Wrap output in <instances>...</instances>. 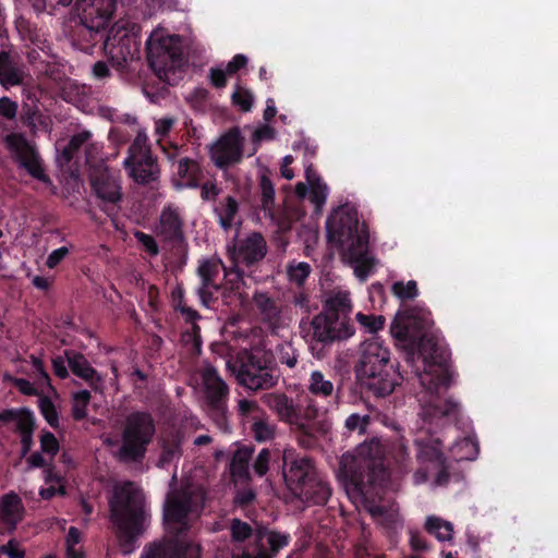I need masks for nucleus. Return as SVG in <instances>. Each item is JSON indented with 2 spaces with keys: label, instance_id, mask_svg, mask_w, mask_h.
<instances>
[{
  "label": "nucleus",
  "instance_id": "11",
  "mask_svg": "<svg viewBox=\"0 0 558 558\" xmlns=\"http://www.w3.org/2000/svg\"><path fill=\"white\" fill-rule=\"evenodd\" d=\"M147 59L156 75L160 80L170 82V75H174L185 63L179 36H165L155 43L149 39Z\"/></svg>",
  "mask_w": 558,
  "mask_h": 558
},
{
  "label": "nucleus",
  "instance_id": "3",
  "mask_svg": "<svg viewBox=\"0 0 558 558\" xmlns=\"http://www.w3.org/2000/svg\"><path fill=\"white\" fill-rule=\"evenodd\" d=\"M109 510L121 546L124 551H132L150 520L143 489L131 481L116 485L109 499Z\"/></svg>",
  "mask_w": 558,
  "mask_h": 558
},
{
  "label": "nucleus",
  "instance_id": "24",
  "mask_svg": "<svg viewBox=\"0 0 558 558\" xmlns=\"http://www.w3.org/2000/svg\"><path fill=\"white\" fill-rule=\"evenodd\" d=\"M267 253V245L264 236L254 232L246 239L240 241L233 251V259L236 264L247 267L260 262Z\"/></svg>",
  "mask_w": 558,
  "mask_h": 558
},
{
  "label": "nucleus",
  "instance_id": "49",
  "mask_svg": "<svg viewBox=\"0 0 558 558\" xmlns=\"http://www.w3.org/2000/svg\"><path fill=\"white\" fill-rule=\"evenodd\" d=\"M39 441L41 451L46 454H49L51 459H53L60 449L57 437L49 430H43Z\"/></svg>",
  "mask_w": 558,
  "mask_h": 558
},
{
  "label": "nucleus",
  "instance_id": "2",
  "mask_svg": "<svg viewBox=\"0 0 558 558\" xmlns=\"http://www.w3.org/2000/svg\"><path fill=\"white\" fill-rule=\"evenodd\" d=\"M385 460V446L377 438H372L356 447L350 465L343 464L341 468L348 497L352 502L363 505L373 517L386 512L385 507L378 504L383 485L389 477Z\"/></svg>",
  "mask_w": 558,
  "mask_h": 558
},
{
  "label": "nucleus",
  "instance_id": "42",
  "mask_svg": "<svg viewBox=\"0 0 558 558\" xmlns=\"http://www.w3.org/2000/svg\"><path fill=\"white\" fill-rule=\"evenodd\" d=\"M391 291L393 295L401 301L413 300L418 294L417 283L415 280H409L407 283L403 281H396L391 287Z\"/></svg>",
  "mask_w": 558,
  "mask_h": 558
},
{
  "label": "nucleus",
  "instance_id": "29",
  "mask_svg": "<svg viewBox=\"0 0 558 558\" xmlns=\"http://www.w3.org/2000/svg\"><path fill=\"white\" fill-rule=\"evenodd\" d=\"M254 448L252 446H240L233 451L228 464L231 481L236 484L248 485L252 481L250 472V462L253 458Z\"/></svg>",
  "mask_w": 558,
  "mask_h": 558
},
{
  "label": "nucleus",
  "instance_id": "15",
  "mask_svg": "<svg viewBox=\"0 0 558 558\" xmlns=\"http://www.w3.org/2000/svg\"><path fill=\"white\" fill-rule=\"evenodd\" d=\"M208 411L217 424L226 422L229 387L214 366H207L202 373Z\"/></svg>",
  "mask_w": 558,
  "mask_h": 558
},
{
  "label": "nucleus",
  "instance_id": "9",
  "mask_svg": "<svg viewBox=\"0 0 558 558\" xmlns=\"http://www.w3.org/2000/svg\"><path fill=\"white\" fill-rule=\"evenodd\" d=\"M156 434V423L147 411H133L125 417L119 459L123 462H141Z\"/></svg>",
  "mask_w": 558,
  "mask_h": 558
},
{
  "label": "nucleus",
  "instance_id": "4",
  "mask_svg": "<svg viewBox=\"0 0 558 558\" xmlns=\"http://www.w3.org/2000/svg\"><path fill=\"white\" fill-rule=\"evenodd\" d=\"M328 241L339 245L354 266L359 278L365 279L374 260L369 256V232L365 222L360 223L357 211L353 208L339 207L326 221Z\"/></svg>",
  "mask_w": 558,
  "mask_h": 558
},
{
  "label": "nucleus",
  "instance_id": "41",
  "mask_svg": "<svg viewBox=\"0 0 558 558\" xmlns=\"http://www.w3.org/2000/svg\"><path fill=\"white\" fill-rule=\"evenodd\" d=\"M38 408H39L41 415L47 421V423L52 428H58L59 427V414H58V411H57L56 405L52 402V400L46 396L40 397L38 400Z\"/></svg>",
  "mask_w": 558,
  "mask_h": 558
},
{
  "label": "nucleus",
  "instance_id": "6",
  "mask_svg": "<svg viewBox=\"0 0 558 558\" xmlns=\"http://www.w3.org/2000/svg\"><path fill=\"white\" fill-rule=\"evenodd\" d=\"M283 480L293 496L304 504L326 505L331 489L319 478L314 461L307 456H300L293 449H286L282 454Z\"/></svg>",
  "mask_w": 558,
  "mask_h": 558
},
{
  "label": "nucleus",
  "instance_id": "54",
  "mask_svg": "<svg viewBox=\"0 0 558 558\" xmlns=\"http://www.w3.org/2000/svg\"><path fill=\"white\" fill-rule=\"evenodd\" d=\"M26 413L34 414L28 408L3 410L0 412V422L9 423L15 421L17 425L27 415Z\"/></svg>",
  "mask_w": 558,
  "mask_h": 558
},
{
  "label": "nucleus",
  "instance_id": "20",
  "mask_svg": "<svg viewBox=\"0 0 558 558\" xmlns=\"http://www.w3.org/2000/svg\"><path fill=\"white\" fill-rule=\"evenodd\" d=\"M221 267H223L221 260L214 258L202 260L197 267V275L201 278V284L196 292L201 303L206 307H209L217 299L214 296V292H218L220 290V287L217 283V278Z\"/></svg>",
  "mask_w": 558,
  "mask_h": 558
},
{
  "label": "nucleus",
  "instance_id": "56",
  "mask_svg": "<svg viewBox=\"0 0 558 558\" xmlns=\"http://www.w3.org/2000/svg\"><path fill=\"white\" fill-rule=\"evenodd\" d=\"M17 113V104L9 97L3 96L0 98V117L8 120H13Z\"/></svg>",
  "mask_w": 558,
  "mask_h": 558
},
{
  "label": "nucleus",
  "instance_id": "8",
  "mask_svg": "<svg viewBox=\"0 0 558 558\" xmlns=\"http://www.w3.org/2000/svg\"><path fill=\"white\" fill-rule=\"evenodd\" d=\"M230 536L234 543H243L251 537L254 539L252 549L243 551L241 556L233 558H274L291 542L289 533H282L259 526L255 531L251 524L234 518L230 521Z\"/></svg>",
  "mask_w": 558,
  "mask_h": 558
},
{
  "label": "nucleus",
  "instance_id": "51",
  "mask_svg": "<svg viewBox=\"0 0 558 558\" xmlns=\"http://www.w3.org/2000/svg\"><path fill=\"white\" fill-rule=\"evenodd\" d=\"M310 186V199L317 208H320L327 198V185L322 181L317 180L313 184H308Z\"/></svg>",
  "mask_w": 558,
  "mask_h": 558
},
{
  "label": "nucleus",
  "instance_id": "18",
  "mask_svg": "<svg viewBox=\"0 0 558 558\" xmlns=\"http://www.w3.org/2000/svg\"><path fill=\"white\" fill-rule=\"evenodd\" d=\"M244 137L239 128H231L211 148V159L219 169H227L243 158Z\"/></svg>",
  "mask_w": 558,
  "mask_h": 558
},
{
  "label": "nucleus",
  "instance_id": "44",
  "mask_svg": "<svg viewBox=\"0 0 558 558\" xmlns=\"http://www.w3.org/2000/svg\"><path fill=\"white\" fill-rule=\"evenodd\" d=\"M181 454V441L179 438H174L170 441H165L162 445L159 463H161L162 465L170 464L175 458L179 459Z\"/></svg>",
  "mask_w": 558,
  "mask_h": 558
},
{
  "label": "nucleus",
  "instance_id": "13",
  "mask_svg": "<svg viewBox=\"0 0 558 558\" xmlns=\"http://www.w3.org/2000/svg\"><path fill=\"white\" fill-rule=\"evenodd\" d=\"M90 186L100 201L99 208L114 222L123 197L118 178L108 169L97 170L90 175Z\"/></svg>",
  "mask_w": 558,
  "mask_h": 558
},
{
  "label": "nucleus",
  "instance_id": "53",
  "mask_svg": "<svg viewBox=\"0 0 558 558\" xmlns=\"http://www.w3.org/2000/svg\"><path fill=\"white\" fill-rule=\"evenodd\" d=\"M134 236L137 240V242L144 246L146 252L149 253V255L157 256L159 254L158 244L153 235L147 234L143 231H136L134 233Z\"/></svg>",
  "mask_w": 558,
  "mask_h": 558
},
{
  "label": "nucleus",
  "instance_id": "1",
  "mask_svg": "<svg viewBox=\"0 0 558 558\" xmlns=\"http://www.w3.org/2000/svg\"><path fill=\"white\" fill-rule=\"evenodd\" d=\"M432 314L423 307H405L398 311L390 333L396 344L403 351L407 369L391 360L388 347L378 341L365 342L359 362L355 365L353 395L365 400L371 397L385 398L393 392L400 380L412 375L432 396L438 397L452 383V373L448 365L449 350L433 332ZM460 405L451 398H436L423 407V420L432 424L438 420H457Z\"/></svg>",
  "mask_w": 558,
  "mask_h": 558
},
{
  "label": "nucleus",
  "instance_id": "26",
  "mask_svg": "<svg viewBox=\"0 0 558 558\" xmlns=\"http://www.w3.org/2000/svg\"><path fill=\"white\" fill-rule=\"evenodd\" d=\"M156 233L166 242L173 244L183 242V220L177 207L172 205L163 207L156 227Z\"/></svg>",
  "mask_w": 558,
  "mask_h": 558
},
{
  "label": "nucleus",
  "instance_id": "64",
  "mask_svg": "<svg viewBox=\"0 0 558 558\" xmlns=\"http://www.w3.org/2000/svg\"><path fill=\"white\" fill-rule=\"evenodd\" d=\"M93 76L98 81H105L111 76V71L105 61H97L93 65Z\"/></svg>",
  "mask_w": 558,
  "mask_h": 558
},
{
  "label": "nucleus",
  "instance_id": "31",
  "mask_svg": "<svg viewBox=\"0 0 558 558\" xmlns=\"http://www.w3.org/2000/svg\"><path fill=\"white\" fill-rule=\"evenodd\" d=\"M178 175L184 187L195 189L199 186L203 172L197 161L185 157L178 162Z\"/></svg>",
  "mask_w": 558,
  "mask_h": 558
},
{
  "label": "nucleus",
  "instance_id": "34",
  "mask_svg": "<svg viewBox=\"0 0 558 558\" xmlns=\"http://www.w3.org/2000/svg\"><path fill=\"white\" fill-rule=\"evenodd\" d=\"M25 415L22 418L21 424L16 425V430L21 436V457H26L34 445L33 435L35 429V416L34 414Z\"/></svg>",
  "mask_w": 558,
  "mask_h": 558
},
{
  "label": "nucleus",
  "instance_id": "35",
  "mask_svg": "<svg viewBox=\"0 0 558 558\" xmlns=\"http://www.w3.org/2000/svg\"><path fill=\"white\" fill-rule=\"evenodd\" d=\"M260 209L274 218L275 213V186L268 175L263 174L259 179Z\"/></svg>",
  "mask_w": 558,
  "mask_h": 558
},
{
  "label": "nucleus",
  "instance_id": "45",
  "mask_svg": "<svg viewBox=\"0 0 558 558\" xmlns=\"http://www.w3.org/2000/svg\"><path fill=\"white\" fill-rule=\"evenodd\" d=\"M310 274H311V266L305 262H301L298 264H290L288 267L289 279L299 286H301L305 282V280L308 278Z\"/></svg>",
  "mask_w": 558,
  "mask_h": 558
},
{
  "label": "nucleus",
  "instance_id": "46",
  "mask_svg": "<svg viewBox=\"0 0 558 558\" xmlns=\"http://www.w3.org/2000/svg\"><path fill=\"white\" fill-rule=\"evenodd\" d=\"M231 100L232 104L238 106L242 111L248 112L253 107L254 97L250 90L238 86L231 96Z\"/></svg>",
  "mask_w": 558,
  "mask_h": 558
},
{
  "label": "nucleus",
  "instance_id": "5",
  "mask_svg": "<svg viewBox=\"0 0 558 558\" xmlns=\"http://www.w3.org/2000/svg\"><path fill=\"white\" fill-rule=\"evenodd\" d=\"M351 311L352 304L347 292H338L326 300L323 312L310 324V347L315 356L323 357L327 345L354 335V326L349 320Z\"/></svg>",
  "mask_w": 558,
  "mask_h": 558
},
{
  "label": "nucleus",
  "instance_id": "39",
  "mask_svg": "<svg viewBox=\"0 0 558 558\" xmlns=\"http://www.w3.org/2000/svg\"><path fill=\"white\" fill-rule=\"evenodd\" d=\"M90 399L92 395L86 389L73 393L72 416L75 421H83L87 416V405L89 404Z\"/></svg>",
  "mask_w": 558,
  "mask_h": 558
},
{
  "label": "nucleus",
  "instance_id": "19",
  "mask_svg": "<svg viewBox=\"0 0 558 558\" xmlns=\"http://www.w3.org/2000/svg\"><path fill=\"white\" fill-rule=\"evenodd\" d=\"M140 558H201V547L178 538H163L146 544Z\"/></svg>",
  "mask_w": 558,
  "mask_h": 558
},
{
  "label": "nucleus",
  "instance_id": "61",
  "mask_svg": "<svg viewBox=\"0 0 558 558\" xmlns=\"http://www.w3.org/2000/svg\"><path fill=\"white\" fill-rule=\"evenodd\" d=\"M17 542L11 538L7 544L0 546V554L8 555L10 558H25V550L16 548Z\"/></svg>",
  "mask_w": 558,
  "mask_h": 558
},
{
  "label": "nucleus",
  "instance_id": "36",
  "mask_svg": "<svg viewBox=\"0 0 558 558\" xmlns=\"http://www.w3.org/2000/svg\"><path fill=\"white\" fill-rule=\"evenodd\" d=\"M424 527L428 534L434 535L440 542L450 541L452 538V524L438 517H428Z\"/></svg>",
  "mask_w": 558,
  "mask_h": 558
},
{
  "label": "nucleus",
  "instance_id": "60",
  "mask_svg": "<svg viewBox=\"0 0 558 558\" xmlns=\"http://www.w3.org/2000/svg\"><path fill=\"white\" fill-rule=\"evenodd\" d=\"M201 186V197L203 201H215L216 197L220 194V189L217 183L211 181H206Z\"/></svg>",
  "mask_w": 558,
  "mask_h": 558
},
{
  "label": "nucleus",
  "instance_id": "17",
  "mask_svg": "<svg viewBox=\"0 0 558 558\" xmlns=\"http://www.w3.org/2000/svg\"><path fill=\"white\" fill-rule=\"evenodd\" d=\"M101 49L113 66L123 69L129 61L138 58L140 44L134 36L126 32H107Z\"/></svg>",
  "mask_w": 558,
  "mask_h": 558
},
{
  "label": "nucleus",
  "instance_id": "10",
  "mask_svg": "<svg viewBox=\"0 0 558 558\" xmlns=\"http://www.w3.org/2000/svg\"><path fill=\"white\" fill-rule=\"evenodd\" d=\"M264 403L277 414L281 422L294 426L310 441L313 440V434L310 422L315 421L320 415L322 408L316 400L308 398L304 409L295 404L293 399L283 392L266 393L263 397Z\"/></svg>",
  "mask_w": 558,
  "mask_h": 558
},
{
  "label": "nucleus",
  "instance_id": "55",
  "mask_svg": "<svg viewBox=\"0 0 558 558\" xmlns=\"http://www.w3.org/2000/svg\"><path fill=\"white\" fill-rule=\"evenodd\" d=\"M256 498V493L251 487L239 489L234 496V504L241 508L250 506Z\"/></svg>",
  "mask_w": 558,
  "mask_h": 558
},
{
  "label": "nucleus",
  "instance_id": "37",
  "mask_svg": "<svg viewBox=\"0 0 558 558\" xmlns=\"http://www.w3.org/2000/svg\"><path fill=\"white\" fill-rule=\"evenodd\" d=\"M178 310L185 322L192 324V332L186 333V336L193 340L195 350L199 352L202 347L201 327L196 324V320L201 318L199 313L187 305H179Z\"/></svg>",
  "mask_w": 558,
  "mask_h": 558
},
{
  "label": "nucleus",
  "instance_id": "28",
  "mask_svg": "<svg viewBox=\"0 0 558 558\" xmlns=\"http://www.w3.org/2000/svg\"><path fill=\"white\" fill-rule=\"evenodd\" d=\"M24 517L25 506L15 492L11 490L0 498V523L5 526L7 533L13 534Z\"/></svg>",
  "mask_w": 558,
  "mask_h": 558
},
{
  "label": "nucleus",
  "instance_id": "38",
  "mask_svg": "<svg viewBox=\"0 0 558 558\" xmlns=\"http://www.w3.org/2000/svg\"><path fill=\"white\" fill-rule=\"evenodd\" d=\"M92 137V133L89 131H82L80 133L74 134L68 145L62 149L60 158L64 163H70L75 154L81 149V147L89 141Z\"/></svg>",
  "mask_w": 558,
  "mask_h": 558
},
{
  "label": "nucleus",
  "instance_id": "57",
  "mask_svg": "<svg viewBox=\"0 0 558 558\" xmlns=\"http://www.w3.org/2000/svg\"><path fill=\"white\" fill-rule=\"evenodd\" d=\"M70 253L66 246L53 250L46 259V266L49 269L56 268Z\"/></svg>",
  "mask_w": 558,
  "mask_h": 558
},
{
  "label": "nucleus",
  "instance_id": "7",
  "mask_svg": "<svg viewBox=\"0 0 558 558\" xmlns=\"http://www.w3.org/2000/svg\"><path fill=\"white\" fill-rule=\"evenodd\" d=\"M228 367L238 384L252 391L267 390L278 383L272 355L258 348L239 351L235 359L228 362Z\"/></svg>",
  "mask_w": 558,
  "mask_h": 558
},
{
  "label": "nucleus",
  "instance_id": "52",
  "mask_svg": "<svg viewBox=\"0 0 558 558\" xmlns=\"http://www.w3.org/2000/svg\"><path fill=\"white\" fill-rule=\"evenodd\" d=\"M53 374L60 379H66L70 376L68 359L65 356V350L62 354L56 355L51 359Z\"/></svg>",
  "mask_w": 558,
  "mask_h": 558
},
{
  "label": "nucleus",
  "instance_id": "62",
  "mask_svg": "<svg viewBox=\"0 0 558 558\" xmlns=\"http://www.w3.org/2000/svg\"><path fill=\"white\" fill-rule=\"evenodd\" d=\"M247 64V58L244 54H235L227 64L226 72L233 75Z\"/></svg>",
  "mask_w": 558,
  "mask_h": 558
},
{
  "label": "nucleus",
  "instance_id": "58",
  "mask_svg": "<svg viewBox=\"0 0 558 558\" xmlns=\"http://www.w3.org/2000/svg\"><path fill=\"white\" fill-rule=\"evenodd\" d=\"M227 74L228 73L221 69L211 68L209 70V75H208L211 86H214L215 88H218V89L225 88L227 86V82H228Z\"/></svg>",
  "mask_w": 558,
  "mask_h": 558
},
{
  "label": "nucleus",
  "instance_id": "30",
  "mask_svg": "<svg viewBox=\"0 0 558 558\" xmlns=\"http://www.w3.org/2000/svg\"><path fill=\"white\" fill-rule=\"evenodd\" d=\"M417 458L423 462L441 464L446 461L442 442L439 438L416 439Z\"/></svg>",
  "mask_w": 558,
  "mask_h": 558
},
{
  "label": "nucleus",
  "instance_id": "47",
  "mask_svg": "<svg viewBox=\"0 0 558 558\" xmlns=\"http://www.w3.org/2000/svg\"><path fill=\"white\" fill-rule=\"evenodd\" d=\"M292 303L294 304L295 307L300 308L305 315V317H302L300 323V326L302 327L303 324L305 323V319H308L311 312L313 310H317V304H312L310 296L303 291L294 293Z\"/></svg>",
  "mask_w": 558,
  "mask_h": 558
},
{
  "label": "nucleus",
  "instance_id": "27",
  "mask_svg": "<svg viewBox=\"0 0 558 558\" xmlns=\"http://www.w3.org/2000/svg\"><path fill=\"white\" fill-rule=\"evenodd\" d=\"M307 390L312 396L325 400V405L318 404V407L322 408L320 414L329 411L330 409L337 408L340 402V387L335 389L333 384L326 379L325 375L320 371L312 372L308 379Z\"/></svg>",
  "mask_w": 558,
  "mask_h": 558
},
{
  "label": "nucleus",
  "instance_id": "25",
  "mask_svg": "<svg viewBox=\"0 0 558 558\" xmlns=\"http://www.w3.org/2000/svg\"><path fill=\"white\" fill-rule=\"evenodd\" d=\"M25 65L17 52L0 51V85L9 89L20 86L25 80Z\"/></svg>",
  "mask_w": 558,
  "mask_h": 558
},
{
  "label": "nucleus",
  "instance_id": "43",
  "mask_svg": "<svg viewBox=\"0 0 558 558\" xmlns=\"http://www.w3.org/2000/svg\"><path fill=\"white\" fill-rule=\"evenodd\" d=\"M357 323L365 328L367 332L375 333L381 330L385 326L386 319L383 315H372L359 312L355 316Z\"/></svg>",
  "mask_w": 558,
  "mask_h": 558
},
{
  "label": "nucleus",
  "instance_id": "12",
  "mask_svg": "<svg viewBox=\"0 0 558 558\" xmlns=\"http://www.w3.org/2000/svg\"><path fill=\"white\" fill-rule=\"evenodd\" d=\"M123 165L129 171V175L137 184H149L157 181L159 177L157 159L148 148L142 146L140 135L130 145L129 156L124 159Z\"/></svg>",
  "mask_w": 558,
  "mask_h": 558
},
{
  "label": "nucleus",
  "instance_id": "14",
  "mask_svg": "<svg viewBox=\"0 0 558 558\" xmlns=\"http://www.w3.org/2000/svg\"><path fill=\"white\" fill-rule=\"evenodd\" d=\"M4 141L8 149L15 154L20 167L24 168L34 179L43 183H50V178L45 171L37 149L23 133L8 134Z\"/></svg>",
  "mask_w": 558,
  "mask_h": 558
},
{
  "label": "nucleus",
  "instance_id": "40",
  "mask_svg": "<svg viewBox=\"0 0 558 558\" xmlns=\"http://www.w3.org/2000/svg\"><path fill=\"white\" fill-rule=\"evenodd\" d=\"M253 418L254 422L251 426L253 437L257 441H266L271 439L275 435V426L265 418L257 416H254Z\"/></svg>",
  "mask_w": 558,
  "mask_h": 558
},
{
  "label": "nucleus",
  "instance_id": "21",
  "mask_svg": "<svg viewBox=\"0 0 558 558\" xmlns=\"http://www.w3.org/2000/svg\"><path fill=\"white\" fill-rule=\"evenodd\" d=\"M81 21L109 26L117 8L116 0H75Z\"/></svg>",
  "mask_w": 558,
  "mask_h": 558
},
{
  "label": "nucleus",
  "instance_id": "16",
  "mask_svg": "<svg viewBox=\"0 0 558 558\" xmlns=\"http://www.w3.org/2000/svg\"><path fill=\"white\" fill-rule=\"evenodd\" d=\"M194 506L193 495L189 490L170 493L163 505V522L177 536L190 529L189 514Z\"/></svg>",
  "mask_w": 558,
  "mask_h": 558
},
{
  "label": "nucleus",
  "instance_id": "23",
  "mask_svg": "<svg viewBox=\"0 0 558 558\" xmlns=\"http://www.w3.org/2000/svg\"><path fill=\"white\" fill-rule=\"evenodd\" d=\"M65 356L68 359V366L73 375L84 380L93 391H102V376L92 366L83 353L66 349Z\"/></svg>",
  "mask_w": 558,
  "mask_h": 558
},
{
  "label": "nucleus",
  "instance_id": "48",
  "mask_svg": "<svg viewBox=\"0 0 558 558\" xmlns=\"http://www.w3.org/2000/svg\"><path fill=\"white\" fill-rule=\"evenodd\" d=\"M270 460H271L270 449L263 448L258 452V454L256 456V458L252 464L253 471L258 477H263L267 474V472L269 470Z\"/></svg>",
  "mask_w": 558,
  "mask_h": 558
},
{
  "label": "nucleus",
  "instance_id": "63",
  "mask_svg": "<svg viewBox=\"0 0 558 558\" xmlns=\"http://www.w3.org/2000/svg\"><path fill=\"white\" fill-rule=\"evenodd\" d=\"M238 407H239V413L245 417H247L254 413L260 412V409H259L257 402L253 401V400L241 399V400H239Z\"/></svg>",
  "mask_w": 558,
  "mask_h": 558
},
{
  "label": "nucleus",
  "instance_id": "22",
  "mask_svg": "<svg viewBox=\"0 0 558 558\" xmlns=\"http://www.w3.org/2000/svg\"><path fill=\"white\" fill-rule=\"evenodd\" d=\"M107 28V26L98 25V23L80 20L71 32L72 44L78 50L92 53L97 44L101 43L104 45Z\"/></svg>",
  "mask_w": 558,
  "mask_h": 558
},
{
  "label": "nucleus",
  "instance_id": "50",
  "mask_svg": "<svg viewBox=\"0 0 558 558\" xmlns=\"http://www.w3.org/2000/svg\"><path fill=\"white\" fill-rule=\"evenodd\" d=\"M368 424L369 416L360 415L357 413L349 415L344 422V426L349 432H357L360 435L366 432Z\"/></svg>",
  "mask_w": 558,
  "mask_h": 558
},
{
  "label": "nucleus",
  "instance_id": "33",
  "mask_svg": "<svg viewBox=\"0 0 558 558\" xmlns=\"http://www.w3.org/2000/svg\"><path fill=\"white\" fill-rule=\"evenodd\" d=\"M254 303L264 320L272 326L278 325L280 320V308L277 306L274 299L266 293H256L254 295Z\"/></svg>",
  "mask_w": 558,
  "mask_h": 558
},
{
  "label": "nucleus",
  "instance_id": "59",
  "mask_svg": "<svg viewBox=\"0 0 558 558\" xmlns=\"http://www.w3.org/2000/svg\"><path fill=\"white\" fill-rule=\"evenodd\" d=\"M175 123V119L172 117H163L155 121V132L160 137L169 135Z\"/></svg>",
  "mask_w": 558,
  "mask_h": 558
},
{
  "label": "nucleus",
  "instance_id": "32",
  "mask_svg": "<svg viewBox=\"0 0 558 558\" xmlns=\"http://www.w3.org/2000/svg\"><path fill=\"white\" fill-rule=\"evenodd\" d=\"M239 208L238 201L233 196L228 195L220 202L219 206L214 209L218 217L219 225L225 231L232 228Z\"/></svg>",
  "mask_w": 558,
  "mask_h": 558
}]
</instances>
